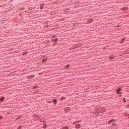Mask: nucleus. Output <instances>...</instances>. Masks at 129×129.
Listing matches in <instances>:
<instances>
[{
  "instance_id": "1",
  "label": "nucleus",
  "mask_w": 129,
  "mask_h": 129,
  "mask_svg": "<svg viewBox=\"0 0 129 129\" xmlns=\"http://www.w3.org/2000/svg\"><path fill=\"white\" fill-rule=\"evenodd\" d=\"M120 91H121V88H120L118 89L116 91L117 93L119 94V96H121V92H120Z\"/></svg>"
},
{
  "instance_id": "2",
  "label": "nucleus",
  "mask_w": 129,
  "mask_h": 129,
  "mask_svg": "<svg viewBox=\"0 0 129 129\" xmlns=\"http://www.w3.org/2000/svg\"><path fill=\"white\" fill-rule=\"evenodd\" d=\"M75 127L76 128H80V127H81V125H80V124L78 123L75 125Z\"/></svg>"
},
{
  "instance_id": "3",
  "label": "nucleus",
  "mask_w": 129,
  "mask_h": 129,
  "mask_svg": "<svg viewBox=\"0 0 129 129\" xmlns=\"http://www.w3.org/2000/svg\"><path fill=\"white\" fill-rule=\"evenodd\" d=\"M43 8H44V3L40 5V9H41V10L43 9Z\"/></svg>"
},
{
  "instance_id": "4",
  "label": "nucleus",
  "mask_w": 129,
  "mask_h": 129,
  "mask_svg": "<svg viewBox=\"0 0 129 129\" xmlns=\"http://www.w3.org/2000/svg\"><path fill=\"white\" fill-rule=\"evenodd\" d=\"M53 42H57L58 41V39L57 38H55L54 39H52Z\"/></svg>"
},
{
  "instance_id": "5",
  "label": "nucleus",
  "mask_w": 129,
  "mask_h": 129,
  "mask_svg": "<svg viewBox=\"0 0 129 129\" xmlns=\"http://www.w3.org/2000/svg\"><path fill=\"white\" fill-rule=\"evenodd\" d=\"M1 100H2V101H3V100H5V97H2L1 98Z\"/></svg>"
},
{
  "instance_id": "6",
  "label": "nucleus",
  "mask_w": 129,
  "mask_h": 129,
  "mask_svg": "<svg viewBox=\"0 0 129 129\" xmlns=\"http://www.w3.org/2000/svg\"><path fill=\"white\" fill-rule=\"evenodd\" d=\"M35 76H34V75H31V76H29V77H28V78L29 79H30V78H32V77H34Z\"/></svg>"
},
{
  "instance_id": "7",
  "label": "nucleus",
  "mask_w": 129,
  "mask_h": 129,
  "mask_svg": "<svg viewBox=\"0 0 129 129\" xmlns=\"http://www.w3.org/2000/svg\"><path fill=\"white\" fill-rule=\"evenodd\" d=\"M69 66H70V65L68 64L67 66H66V69H68L69 68Z\"/></svg>"
},
{
  "instance_id": "8",
  "label": "nucleus",
  "mask_w": 129,
  "mask_h": 129,
  "mask_svg": "<svg viewBox=\"0 0 129 129\" xmlns=\"http://www.w3.org/2000/svg\"><path fill=\"white\" fill-rule=\"evenodd\" d=\"M46 61H47V59H46V58L42 59V62H46Z\"/></svg>"
},
{
  "instance_id": "9",
  "label": "nucleus",
  "mask_w": 129,
  "mask_h": 129,
  "mask_svg": "<svg viewBox=\"0 0 129 129\" xmlns=\"http://www.w3.org/2000/svg\"><path fill=\"white\" fill-rule=\"evenodd\" d=\"M53 102H57V100L56 99L53 100Z\"/></svg>"
},
{
  "instance_id": "10",
  "label": "nucleus",
  "mask_w": 129,
  "mask_h": 129,
  "mask_svg": "<svg viewBox=\"0 0 129 129\" xmlns=\"http://www.w3.org/2000/svg\"><path fill=\"white\" fill-rule=\"evenodd\" d=\"M62 129H68V127H63Z\"/></svg>"
},
{
  "instance_id": "11",
  "label": "nucleus",
  "mask_w": 129,
  "mask_h": 129,
  "mask_svg": "<svg viewBox=\"0 0 129 129\" xmlns=\"http://www.w3.org/2000/svg\"><path fill=\"white\" fill-rule=\"evenodd\" d=\"M113 121V120H110V122H112Z\"/></svg>"
},
{
  "instance_id": "12",
  "label": "nucleus",
  "mask_w": 129,
  "mask_h": 129,
  "mask_svg": "<svg viewBox=\"0 0 129 129\" xmlns=\"http://www.w3.org/2000/svg\"><path fill=\"white\" fill-rule=\"evenodd\" d=\"M3 119V117L2 116H0V119Z\"/></svg>"
},
{
  "instance_id": "13",
  "label": "nucleus",
  "mask_w": 129,
  "mask_h": 129,
  "mask_svg": "<svg viewBox=\"0 0 129 129\" xmlns=\"http://www.w3.org/2000/svg\"><path fill=\"white\" fill-rule=\"evenodd\" d=\"M19 119V118H16V120H18Z\"/></svg>"
},
{
  "instance_id": "14",
  "label": "nucleus",
  "mask_w": 129,
  "mask_h": 129,
  "mask_svg": "<svg viewBox=\"0 0 129 129\" xmlns=\"http://www.w3.org/2000/svg\"><path fill=\"white\" fill-rule=\"evenodd\" d=\"M113 125H115V123H113Z\"/></svg>"
},
{
  "instance_id": "15",
  "label": "nucleus",
  "mask_w": 129,
  "mask_h": 129,
  "mask_svg": "<svg viewBox=\"0 0 129 129\" xmlns=\"http://www.w3.org/2000/svg\"><path fill=\"white\" fill-rule=\"evenodd\" d=\"M123 11H124V10H126V8H125L124 9H123Z\"/></svg>"
},
{
  "instance_id": "16",
  "label": "nucleus",
  "mask_w": 129,
  "mask_h": 129,
  "mask_svg": "<svg viewBox=\"0 0 129 129\" xmlns=\"http://www.w3.org/2000/svg\"><path fill=\"white\" fill-rule=\"evenodd\" d=\"M124 102H126V101L124 100Z\"/></svg>"
},
{
  "instance_id": "17",
  "label": "nucleus",
  "mask_w": 129,
  "mask_h": 129,
  "mask_svg": "<svg viewBox=\"0 0 129 129\" xmlns=\"http://www.w3.org/2000/svg\"><path fill=\"white\" fill-rule=\"evenodd\" d=\"M34 88H35V87H34Z\"/></svg>"
}]
</instances>
